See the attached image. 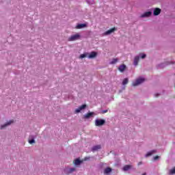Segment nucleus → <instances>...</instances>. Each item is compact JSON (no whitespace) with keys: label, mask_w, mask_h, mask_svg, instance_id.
Segmentation results:
<instances>
[{"label":"nucleus","mask_w":175,"mask_h":175,"mask_svg":"<svg viewBox=\"0 0 175 175\" xmlns=\"http://www.w3.org/2000/svg\"><path fill=\"white\" fill-rule=\"evenodd\" d=\"M80 39V34L76 33L68 38V42H75V40H79Z\"/></svg>","instance_id":"obj_1"},{"label":"nucleus","mask_w":175,"mask_h":175,"mask_svg":"<svg viewBox=\"0 0 175 175\" xmlns=\"http://www.w3.org/2000/svg\"><path fill=\"white\" fill-rule=\"evenodd\" d=\"M106 121L103 119H97L95 120L96 126H102V125H105Z\"/></svg>","instance_id":"obj_2"},{"label":"nucleus","mask_w":175,"mask_h":175,"mask_svg":"<svg viewBox=\"0 0 175 175\" xmlns=\"http://www.w3.org/2000/svg\"><path fill=\"white\" fill-rule=\"evenodd\" d=\"M144 79L143 78L137 79L135 82L133 83V86L136 87L137 85L142 84V83H144Z\"/></svg>","instance_id":"obj_3"},{"label":"nucleus","mask_w":175,"mask_h":175,"mask_svg":"<svg viewBox=\"0 0 175 175\" xmlns=\"http://www.w3.org/2000/svg\"><path fill=\"white\" fill-rule=\"evenodd\" d=\"M116 30H117V29H116V27H113V28L110 29L109 30L105 31L104 33V35H105V36L110 35V33H113V32H114V31H116Z\"/></svg>","instance_id":"obj_4"},{"label":"nucleus","mask_w":175,"mask_h":175,"mask_svg":"<svg viewBox=\"0 0 175 175\" xmlns=\"http://www.w3.org/2000/svg\"><path fill=\"white\" fill-rule=\"evenodd\" d=\"M13 122H14V120H11L9 122H8L7 123H5V124L2 125L1 126V129H3V128H6V126L11 125L12 124H13Z\"/></svg>","instance_id":"obj_5"},{"label":"nucleus","mask_w":175,"mask_h":175,"mask_svg":"<svg viewBox=\"0 0 175 175\" xmlns=\"http://www.w3.org/2000/svg\"><path fill=\"white\" fill-rule=\"evenodd\" d=\"M161 10L160 8H155L153 12L154 16H159L161 14Z\"/></svg>","instance_id":"obj_6"},{"label":"nucleus","mask_w":175,"mask_h":175,"mask_svg":"<svg viewBox=\"0 0 175 175\" xmlns=\"http://www.w3.org/2000/svg\"><path fill=\"white\" fill-rule=\"evenodd\" d=\"M85 107H87L85 104L82 105L78 109H75V113H80L81 110H83V109H85Z\"/></svg>","instance_id":"obj_7"},{"label":"nucleus","mask_w":175,"mask_h":175,"mask_svg":"<svg viewBox=\"0 0 175 175\" xmlns=\"http://www.w3.org/2000/svg\"><path fill=\"white\" fill-rule=\"evenodd\" d=\"M96 55H98V53L96 52L92 51L90 53V54L88 55V58H90V59L95 58V57H96Z\"/></svg>","instance_id":"obj_8"},{"label":"nucleus","mask_w":175,"mask_h":175,"mask_svg":"<svg viewBox=\"0 0 175 175\" xmlns=\"http://www.w3.org/2000/svg\"><path fill=\"white\" fill-rule=\"evenodd\" d=\"M151 14H152V12H146L144 14H143L142 15H141V17L142 18H144V17H150L151 16Z\"/></svg>","instance_id":"obj_9"},{"label":"nucleus","mask_w":175,"mask_h":175,"mask_svg":"<svg viewBox=\"0 0 175 175\" xmlns=\"http://www.w3.org/2000/svg\"><path fill=\"white\" fill-rule=\"evenodd\" d=\"M126 69V66L125 64H122L118 67V70L121 72H124Z\"/></svg>","instance_id":"obj_10"},{"label":"nucleus","mask_w":175,"mask_h":175,"mask_svg":"<svg viewBox=\"0 0 175 175\" xmlns=\"http://www.w3.org/2000/svg\"><path fill=\"white\" fill-rule=\"evenodd\" d=\"M100 148H102L100 145H96V146H94L92 147V151H93V152H94V151H98V150H100Z\"/></svg>","instance_id":"obj_11"},{"label":"nucleus","mask_w":175,"mask_h":175,"mask_svg":"<svg viewBox=\"0 0 175 175\" xmlns=\"http://www.w3.org/2000/svg\"><path fill=\"white\" fill-rule=\"evenodd\" d=\"M139 59H140V57L139 56H135V58H134V65L135 66H137Z\"/></svg>","instance_id":"obj_12"},{"label":"nucleus","mask_w":175,"mask_h":175,"mask_svg":"<svg viewBox=\"0 0 175 175\" xmlns=\"http://www.w3.org/2000/svg\"><path fill=\"white\" fill-rule=\"evenodd\" d=\"M87 27L86 24H79L76 26L77 29H81V28H85Z\"/></svg>","instance_id":"obj_13"},{"label":"nucleus","mask_w":175,"mask_h":175,"mask_svg":"<svg viewBox=\"0 0 175 175\" xmlns=\"http://www.w3.org/2000/svg\"><path fill=\"white\" fill-rule=\"evenodd\" d=\"M109 173H111V168L107 167L104 170V174H109Z\"/></svg>","instance_id":"obj_14"},{"label":"nucleus","mask_w":175,"mask_h":175,"mask_svg":"<svg viewBox=\"0 0 175 175\" xmlns=\"http://www.w3.org/2000/svg\"><path fill=\"white\" fill-rule=\"evenodd\" d=\"M93 114L94 112H89L84 116V118H90V117H92Z\"/></svg>","instance_id":"obj_15"},{"label":"nucleus","mask_w":175,"mask_h":175,"mask_svg":"<svg viewBox=\"0 0 175 175\" xmlns=\"http://www.w3.org/2000/svg\"><path fill=\"white\" fill-rule=\"evenodd\" d=\"M131 167H132V165H126L124 166L123 170H124V172H127V170H129V169H131Z\"/></svg>","instance_id":"obj_16"},{"label":"nucleus","mask_w":175,"mask_h":175,"mask_svg":"<svg viewBox=\"0 0 175 175\" xmlns=\"http://www.w3.org/2000/svg\"><path fill=\"white\" fill-rule=\"evenodd\" d=\"M117 62H118V59L113 58V59H112V61L109 64H110V65H115V64H117Z\"/></svg>","instance_id":"obj_17"},{"label":"nucleus","mask_w":175,"mask_h":175,"mask_svg":"<svg viewBox=\"0 0 175 175\" xmlns=\"http://www.w3.org/2000/svg\"><path fill=\"white\" fill-rule=\"evenodd\" d=\"M129 80L128 78H125L122 81V85H126L128 84Z\"/></svg>","instance_id":"obj_18"},{"label":"nucleus","mask_w":175,"mask_h":175,"mask_svg":"<svg viewBox=\"0 0 175 175\" xmlns=\"http://www.w3.org/2000/svg\"><path fill=\"white\" fill-rule=\"evenodd\" d=\"M80 163H81V161L79 159H77L75 160V165H80Z\"/></svg>","instance_id":"obj_19"},{"label":"nucleus","mask_w":175,"mask_h":175,"mask_svg":"<svg viewBox=\"0 0 175 175\" xmlns=\"http://www.w3.org/2000/svg\"><path fill=\"white\" fill-rule=\"evenodd\" d=\"M154 152H157L155 150H152L151 152H149L146 154V157H151V155L152 154H154Z\"/></svg>","instance_id":"obj_20"},{"label":"nucleus","mask_w":175,"mask_h":175,"mask_svg":"<svg viewBox=\"0 0 175 175\" xmlns=\"http://www.w3.org/2000/svg\"><path fill=\"white\" fill-rule=\"evenodd\" d=\"M87 55H88V53H83L81 54L79 57V58H85V57H87Z\"/></svg>","instance_id":"obj_21"},{"label":"nucleus","mask_w":175,"mask_h":175,"mask_svg":"<svg viewBox=\"0 0 175 175\" xmlns=\"http://www.w3.org/2000/svg\"><path fill=\"white\" fill-rule=\"evenodd\" d=\"M73 172H76V168L72 167L68 170V173H73Z\"/></svg>","instance_id":"obj_22"},{"label":"nucleus","mask_w":175,"mask_h":175,"mask_svg":"<svg viewBox=\"0 0 175 175\" xmlns=\"http://www.w3.org/2000/svg\"><path fill=\"white\" fill-rule=\"evenodd\" d=\"M139 55H140L141 58H142V59H144V58H146V55L144 53H140Z\"/></svg>","instance_id":"obj_23"},{"label":"nucleus","mask_w":175,"mask_h":175,"mask_svg":"<svg viewBox=\"0 0 175 175\" xmlns=\"http://www.w3.org/2000/svg\"><path fill=\"white\" fill-rule=\"evenodd\" d=\"M175 174V167L170 170V174Z\"/></svg>","instance_id":"obj_24"},{"label":"nucleus","mask_w":175,"mask_h":175,"mask_svg":"<svg viewBox=\"0 0 175 175\" xmlns=\"http://www.w3.org/2000/svg\"><path fill=\"white\" fill-rule=\"evenodd\" d=\"M29 144H33L35 143V139H31L29 141Z\"/></svg>","instance_id":"obj_25"},{"label":"nucleus","mask_w":175,"mask_h":175,"mask_svg":"<svg viewBox=\"0 0 175 175\" xmlns=\"http://www.w3.org/2000/svg\"><path fill=\"white\" fill-rule=\"evenodd\" d=\"M157 159H159V156H156V157H154V161H157Z\"/></svg>","instance_id":"obj_26"},{"label":"nucleus","mask_w":175,"mask_h":175,"mask_svg":"<svg viewBox=\"0 0 175 175\" xmlns=\"http://www.w3.org/2000/svg\"><path fill=\"white\" fill-rule=\"evenodd\" d=\"M154 96H155L156 98H158V96H159V94H158V93L155 94H154Z\"/></svg>","instance_id":"obj_27"},{"label":"nucleus","mask_w":175,"mask_h":175,"mask_svg":"<svg viewBox=\"0 0 175 175\" xmlns=\"http://www.w3.org/2000/svg\"><path fill=\"white\" fill-rule=\"evenodd\" d=\"M107 109L103 111V114H105V113H107Z\"/></svg>","instance_id":"obj_28"},{"label":"nucleus","mask_w":175,"mask_h":175,"mask_svg":"<svg viewBox=\"0 0 175 175\" xmlns=\"http://www.w3.org/2000/svg\"><path fill=\"white\" fill-rule=\"evenodd\" d=\"M138 165H142V162H139V163H138Z\"/></svg>","instance_id":"obj_29"},{"label":"nucleus","mask_w":175,"mask_h":175,"mask_svg":"<svg viewBox=\"0 0 175 175\" xmlns=\"http://www.w3.org/2000/svg\"><path fill=\"white\" fill-rule=\"evenodd\" d=\"M142 175H146V174H143Z\"/></svg>","instance_id":"obj_30"}]
</instances>
